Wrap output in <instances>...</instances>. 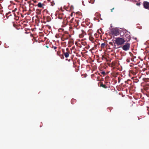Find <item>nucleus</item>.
Here are the masks:
<instances>
[{"instance_id":"13","label":"nucleus","mask_w":149,"mask_h":149,"mask_svg":"<svg viewBox=\"0 0 149 149\" xmlns=\"http://www.w3.org/2000/svg\"><path fill=\"white\" fill-rule=\"evenodd\" d=\"M106 47V44L105 43H102L101 44V47L102 48H104Z\"/></svg>"},{"instance_id":"21","label":"nucleus","mask_w":149,"mask_h":149,"mask_svg":"<svg viewBox=\"0 0 149 149\" xmlns=\"http://www.w3.org/2000/svg\"><path fill=\"white\" fill-rule=\"evenodd\" d=\"M115 65V63L114 62H113L111 65V67H113Z\"/></svg>"},{"instance_id":"2","label":"nucleus","mask_w":149,"mask_h":149,"mask_svg":"<svg viewBox=\"0 0 149 149\" xmlns=\"http://www.w3.org/2000/svg\"><path fill=\"white\" fill-rule=\"evenodd\" d=\"M122 37L125 42H127L130 40L131 38L130 35L127 33H124Z\"/></svg>"},{"instance_id":"23","label":"nucleus","mask_w":149,"mask_h":149,"mask_svg":"<svg viewBox=\"0 0 149 149\" xmlns=\"http://www.w3.org/2000/svg\"><path fill=\"white\" fill-rule=\"evenodd\" d=\"M120 77H118V82H120Z\"/></svg>"},{"instance_id":"12","label":"nucleus","mask_w":149,"mask_h":149,"mask_svg":"<svg viewBox=\"0 0 149 149\" xmlns=\"http://www.w3.org/2000/svg\"><path fill=\"white\" fill-rule=\"evenodd\" d=\"M100 86L101 87H102L104 88H107V87L106 85L105 84H104L102 82H100Z\"/></svg>"},{"instance_id":"5","label":"nucleus","mask_w":149,"mask_h":149,"mask_svg":"<svg viewBox=\"0 0 149 149\" xmlns=\"http://www.w3.org/2000/svg\"><path fill=\"white\" fill-rule=\"evenodd\" d=\"M69 50L68 48H67L66 49V50L67 51V52H63V54H62V57H61V58L63 59L64 58V57L63 56V55H64L65 56L66 58H67L69 56V54L70 53V51H68Z\"/></svg>"},{"instance_id":"28","label":"nucleus","mask_w":149,"mask_h":149,"mask_svg":"<svg viewBox=\"0 0 149 149\" xmlns=\"http://www.w3.org/2000/svg\"><path fill=\"white\" fill-rule=\"evenodd\" d=\"M58 18H59L60 19H62V17L60 16H58Z\"/></svg>"},{"instance_id":"24","label":"nucleus","mask_w":149,"mask_h":149,"mask_svg":"<svg viewBox=\"0 0 149 149\" xmlns=\"http://www.w3.org/2000/svg\"><path fill=\"white\" fill-rule=\"evenodd\" d=\"M149 88H148V87H145L144 88V89L145 90H147Z\"/></svg>"},{"instance_id":"17","label":"nucleus","mask_w":149,"mask_h":149,"mask_svg":"<svg viewBox=\"0 0 149 149\" xmlns=\"http://www.w3.org/2000/svg\"><path fill=\"white\" fill-rule=\"evenodd\" d=\"M100 73L102 74L103 75V76H104L106 75V73L104 71H102Z\"/></svg>"},{"instance_id":"26","label":"nucleus","mask_w":149,"mask_h":149,"mask_svg":"<svg viewBox=\"0 0 149 149\" xmlns=\"http://www.w3.org/2000/svg\"><path fill=\"white\" fill-rule=\"evenodd\" d=\"M60 52L58 51L57 52V54L58 55H60Z\"/></svg>"},{"instance_id":"33","label":"nucleus","mask_w":149,"mask_h":149,"mask_svg":"<svg viewBox=\"0 0 149 149\" xmlns=\"http://www.w3.org/2000/svg\"><path fill=\"white\" fill-rule=\"evenodd\" d=\"M125 83H127V81H125Z\"/></svg>"},{"instance_id":"1","label":"nucleus","mask_w":149,"mask_h":149,"mask_svg":"<svg viewBox=\"0 0 149 149\" xmlns=\"http://www.w3.org/2000/svg\"><path fill=\"white\" fill-rule=\"evenodd\" d=\"M115 40L114 41L118 45H121L123 44L125 42L124 40L122 38L118 37L115 38Z\"/></svg>"},{"instance_id":"6","label":"nucleus","mask_w":149,"mask_h":149,"mask_svg":"<svg viewBox=\"0 0 149 149\" xmlns=\"http://www.w3.org/2000/svg\"><path fill=\"white\" fill-rule=\"evenodd\" d=\"M112 34L115 36H117L120 33L119 31L117 29H113L112 31Z\"/></svg>"},{"instance_id":"18","label":"nucleus","mask_w":149,"mask_h":149,"mask_svg":"<svg viewBox=\"0 0 149 149\" xmlns=\"http://www.w3.org/2000/svg\"><path fill=\"white\" fill-rule=\"evenodd\" d=\"M126 61L128 63L130 62V58H127L126 59Z\"/></svg>"},{"instance_id":"39","label":"nucleus","mask_w":149,"mask_h":149,"mask_svg":"<svg viewBox=\"0 0 149 149\" xmlns=\"http://www.w3.org/2000/svg\"><path fill=\"white\" fill-rule=\"evenodd\" d=\"M49 1L50 0H47Z\"/></svg>"},{"instance_id":"37","label":"nucleus","mask_w":149,"mask_h":149,"mask_svg":"<svg viewBox=\"0 0 149 149\" xmlns=\"http://www.w3.org/2000/svg\"><path fill=\"white\" fill-rule=\"evenodd\" d=\"M45 44H47V41L45 42Z\"/></svg>"},{"instance_id":"31","label":"nucleus","mask_w":149,"mask_h":149,"mask_svg":"<svg viewBox=\"0 0 149 149\" xmlns=\"http://www.w3.org/2000/svg\"><path fill=\"white\" fill-rule=\"evenodd\" d=\"M114 9V8H113L111 9V12H112L113 11V10Z\"/></svg>"},{"instance_id":"16","label":"nucleus","mask_w":149,"mask_h":149,"mask_svg":"<svg viewBox=\"0 0 149 149\" xmlns=\"http://www.w3.org/2000/svg\"><path fill=\"white\" fill-rule=\"evenodd\" d=\"M74 20L75 21H76V20L75 19H74V18H73L72 19L70 20V22L71 23H74Z\"/></svg>"},{"instance_id":"27","label":"nucleus","mask_w":149,"mask_h":149,"mask_svg":"<svg viewBox=\"0 0 149 149\" xmlns=\"http://www.w3.org/2000/svg\"><path fill=\"white\" fill-rule=\"evenodd\" d=\"M130 56L132 57L133 56V55L131 53H130Z\"/></svg>"},{"instance_id":"43","label":"nucleus","mask_w":149,"mask_h":149,"mask_svg":"<svg viewBox=\"0 0 149 149\" xmlns=\"http://www.w3.org/2000/svg\"><path fill=\"white\" fill-rule=\"evenodd\" d=\"M46 38V37H45V38Z\"/></svg>"},{"instance_id":"22","label":"nucleus","mask_w":149,"mask_h":149,"mask_svg":"<svg viewBox=\"0 0 149 149\" xmlns=\"http://www.w3.org/2000/svg\"><path fill=\"white\" fill-rule=\"evenodd\" d=\"M53 46L52 47L53 48H54V49H56L57 47H56V46Z\"/></svg>"},{"instance_id":"11","label":"nucleus","mask_w":149,"mask_h":149,"mask_svg":"<svg viewBox=\"0 0 149 149\" xmlns=\"http://www.w3.org/2000/svg\"><path fill=\"white\" fill-rule=\"evenodd\" d=\"M89 39L92 42L94 43V38L93 37V36L92 35H91L89 36Z\"/></svg>"},{"instance_id":"29","label":"nucleus","mask_w":149,"mask_h":149,"mask_svg":"<svg viewBox=\"0 0 149 149\" xmlns=\"http://www.w3.org/2000/svg\"><path fill=\"white\" fill-rule=\"evenodd\" d=\"M10 13V12H9L8 13H7L6 14V17H7V15H8Z\"/></svg>"},{"instance_id":"32","label":"nucleus","mask_w":149,"mask_h":149,"mask_svg":"<svg viewBox=\"0 0 149 149\" xmlns=\"http://www.w3.org/2000/svg\"><path fill=\"white\" fill-rule=\"evenodd\" d=\"M34 3H36V2H37V1H36V0L34 1Z\"/></svg>"},{"instance_id":"35","label":"nucleus","mask_w":149,"mask_h":149,"mask_svg":"<svg viewBox=\"0 0 149 149\" xmlns=\"http://www.w3.org/2000/svg\"><path fill=\"white\" fill-rule=\"evenodd\" d=\"M41 41H42V42H43L44 41L42 40H41Z\"/></svg>"},{"instance_id":"14","label":"nucleus","mask_w":149,"mask_h":149,"mask_svg":"<svg viewBox=\"0 0 149 149\" xmlns=\"http://www.w3.org/2000/svg\"><path fill=\"white\" fill-rule=\"evenodd\" d=\"M47 28H48L49 29V31L48 30H47V32H49V33H50L51 31H52V30H51V27L47 25Z\"/></svg>"},{"instance_id":"25","label":"nucleus","mask_w":149,"mask_h":149,"mask_svg":"<svg viewBox=\"0 0 149 149\" xmlns=\"http://www.w3.org/2000/svg\"><path fill=\"white\" fill-rule=\"evenodd\" d=\"M51 5L52 6H53L55 4V3L54 2H51Z\"/></svg>"},{"instance_id":"19","label":"nucleus","mask_w":149,"mask_h":149,"mask_svg":"<svg viewBox=\"0 0 149 149\" xmlns=\"http://www.w3.org/2000/svg\"><path fill=\"white\" fill-rule=\"evenodd\" d=\"M50 17H49L47 16V22L49 21L50 20Z\"/></svg>"},{"instance_id":"40","label":"nucleus","mask_w":149,"mask_h":149,"mask_svg":"<svg viewBox=\"0 0 149 149\" xmlns=\"http://www.w3.org/2000/svg\"><path fill=\"white\" fill-rule=\"evenodd\" d=\"M66 60H68V59H66Z\"/></svg>"},{"instance_id":"30","label":"nucleus","mask_w":149,"mask_h":149,"mask_svg":"<svg viewBox=\"0 0 149 149\" xmlns=\"http://www.w3.org/2000/svg\"><path fill=\"white\" fill-rule=\"evenodd\" d=\"M136 5H137L138 6H139L140 5V4L139 3H136Z\"/></svg>"},{"instance_id":"38","label":"nucleus","mask_w":149,"mask_h":149,"mask_svg":"<svg viewBox=\"0 0 149 149\" xmlns=\"http://www.w3.org/2000/svg\"><path fill=\"white\" fill-rule=\"evenodd\" d=\"M131 60H132V61H133V60H132V58H131Z\"/></svg>"},{"instance_id":"15","label":"nucleus","mask_w":149,"mask_h":149,"mask_svg":"<svg viewBox=\"0 0 149 149\" xmlns=\"http://www.w3.org/2000/svg\"><path fill=\"white\" fill-rule=\"evenodd\" d=\"M113 44H114L113 47L114 48L118 49L119 47H118V46H116V45H115L116 43L115 42H114Z\"/></svg>"},{"instance_id":"4","label":"nucleus","mask_w":149,"mask_h":149,"mask_svg":"<svg viewBox=\"0 0 149 149\" xmlns=\"http://www.w3.org/2000/svg\"><path fill=\"white\" fill-rule=\"evenodd\" d=\"M47 14V10L46 9L44 10L43 11V17L42 20V22L44 23H46L47 22V17H46V15Z\"/></svg>"},{"instance_id":"7","label":"nucleus","mask_w":149,"mask_h":149,"mask_svg":"<svg viewBox=\"0 0 149 149\" xmlns=\"http://www.w3.org/2000/svg\"><path fill=\"white\" fill-rule=\"evenodd\" d=\"M143 3L144 7L146 9H149V2L145 1L143 2Z\"/></svg>"},{"instance_id":"9","label":"nucleus","mask_w":149,"mask_h":149,"mask_svg":"<svg viewBox=\"0 0 149 149\" xmlns=\"http://www.w3.org/2000/svg\"><path fill=\"white\" fill-rule=\"evenodd\" d=\"M37 6L38 7L42 8H43V6H45V5L44 3H42L40 2H39L38 3Z\"/></svg>"},{"instance_id":"41","label":"nucleus","mask_w":149,"mask_h":149,"mask_svg":"<svg viewBox=\"0 0 149 149\" xmlns=\"http://www.w3.org/2000/svg\"><path fill=\"white\" fill-rule=\"evenodd\" d=\"M135 39H136V38H135Z\"/></svg>"},{"instance_id":"8","label":"nucleus","mask_w":149,"mask_h":149,"mask_svg":"<svg viewBox=\"0 0 149 149\" xmlns=\"http://www.w3.org/2000/svg\"><path fill=\"white\" fill-rule=\"evenodd\" d=\"M68 39V35L67 34H63L62 35L61 37V39L63 41L66 40H67Z\"/></svg>"},{"instance_id":"10","label":"nucleus","mask_w":149,"mask_h":149,"mask_svg":"<svg viewBox=\"0 0 149 149\" xmlns=\"http://www.w3.org/2000/svg\"><path fill=\"white\" fill-rule=\"evenodd\" d=\"M82 33L79 35V36L80 38H82L84 37V35L86 34L85 32L83 30H81Z\"/></svg>"},{"instance_id":"34","label":"nucleus","mask_w":149,"mask_h":149,"mask_svg":"<svg viewBox=\"0 0 149 149\" xmlns=\"http://www.w3.org/2000/svg\"><path fill=\"white\" fill-rule=\"evenodd\" d=\"M70 61V59H69L68 60V61Z\"/></svg>"},{"instance_id":"36","label":"nucleus","mask_w":149,"mask_h":149,"mask_svg":"<svg viewBox=\"0 0 149 149\" xmlns=\"http://www.w3.org/2000/svg\"><path fill=\"white\" fill-rule=\"evenodd\" d=\"M100 19L101 20H102V19L100 17Z\"/></svg>"},{"instance_id":"20","label":"nucleus","mask_w":149,"mask_h":149,"mask_svg":"<svg viewBox=\"0 0 149 149\" xmlns=\"http://www.w3.org/2000/svg\"><path fill=\"white\" fill-rule=\"evenodd\" d=\"M109 44L110 45H111L112 46H113L114 45V44H113V43L112 42H109Z\"/></svg>"},{"instance_id":"42","label":"nucleus","mask_w":149,"mask_h":149,"mask_svg":"<svg viewBox=\"0 0 149 149\" xmlns=\"http://www.w3.org/2000/svg\"><path fill=\"white\" fill-rule=\"evenodd\" d=\"M48 47H48V46H47V48H48Z\"/></svg>"},{"instance_id":"3","label":"nucleus","mask_w":149,"mask_h":149,"mask_svg":"<svg viewBox=\"0 0 149 149\" xmlns=\"http://www.w3.org/2000/svg\"><path fill=\"white\" fill-rule=\"evenodd\" d=\"M130 44L127 42L123 46L122 48L124 51H127L130 49Z\"/></svg>"}]
</instances>
